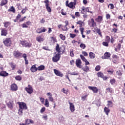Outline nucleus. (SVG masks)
Returning <instances> with one entry per match:
<instances>
[{"mask_svg": "<svg viewBox=\"0 0 125 125\" xmlns=\"http://www.w3.org/2000/svg\"><path fill=\"white\" fill-rule=\"evenodd\" d=\"M56 50L58 52V53L56 54L55 56L52 58V61L53 62H58V61L60 60V58H61V56L60 55V53L61 52V51L60 50V48L58 43H57V46H56Z\"/></svg>", "mask_w": 125, "mask_h": 125, "instance_id": "f257e3e1", "label": "nucleus"}, {"mask_svg": "<svg viewBox=\"0 0 125 125\" xmlns=\"http://www.w3.org/2000/svg\"><path fill=\"white\" fill-rule=\"evenodd\" d=\"M3 43L5 46H11V44H12V42L11 41V39L10 38H6L3 40Z\"/></svg>", "mask_w": 125, "mask_h": 125, "instance_id": "f03ea898", "label": "nucleus"}, {"mask_svg": "<svg viewBox=\"0 0 125 125\" xmlns=\"http://www.w3.org/2000/svg\"><path fill=\"white\" fill-rule=\"evenodd\" d=\"M21 44L23 47H31L32 46V43L27 41H21Z\"/></svg>", "mask_w": 125, "mask_h": 125, "instance_id": "7ed1b4c3", "label": "nucleus"}, {"mask_svg": "<svg viewBox=\"0 0 125 125\" xmlns=\"http://www.w3.org/2000/svg\"><path fill=\"white\" fill-rule=\"evenodd\" d=\"M17 104H18L19 106V108L21 109H22V110H27L28 109V107H27V104L26 103L24 102H18Z\"/></svg>", "mask_w": 125, "mask_h": 125, "instance_id": "20e7f679", "label": "nucleus"}, {"mask_svg": "<svg viewBox=\"0 0 125 125\" xmlns=\"http://www.w3.org/2000/svg\"><path fill=\"white\" fill-rule=\"evenodd\" d=\"M65 5L66 6H67V7H69V8H71L72 9H75V3H73V2H70L69 3V1L66 0L65 2Z\"/></svg>", "mask_w": 125, "mask_h": 125, "instance_id": "39448f33", "label": "nucleus"}, {"mask_svg": "<svg viewBox=\"0 0 125 125\" xmlns=\"http://www.w3.org/2000/svg\"><path fill=\"white\" fill-rule=\"evenodd\" d=\"M25 90L29 94H32L33 93L34 90H33V87L30 84L28 85V87L25 88Z\"/></svg>", "mask_w": 125, "mask_h": 125, "instance_id": "423d86ee", "label": "nucleus"}, {"mask_svg": "<svg viewBox=\"0 0 125 125\" xmlns=\"http://www.w3.org/2000/svg\"><path fill=\"white\" fill-rule=\"evenodd\" d=\"M88 24L90 27H92L94 28V27H96V22L94 21V19H91V20L88 21Z\"/></svg>", "mask_w": 125, "mask_h": 125, "instance_id": "0eeeda50", "label": "nucleus"}, {"mask_svg": "<svg viewBox=\"0 0 125 125\" xmlns=\"http://www.w3.org/2000/svg\"><path fill=\"white\" fill-rule=\"evenodd\" d=\"M54 73L56 75V76H57L58 77H61V78H62V77L64 76V74H63L62 72L56 69H54Z\"/></svg>", "mask_w": 125, "mask_h": 125, "instance_id": "6e6552de", "label": "nucleus"}, {"mask_svg": "<svg viewBox=\"0 0 125 125\" xmlns=\"http://www.w3.org/2000/svg\"><path fill=\"white\" fill-rule=\"evenodd\" d=\"M46 31V29L44 27H41L40 28L37 29L36 32L38 34H41V33H45Z\"/></svg>", "mask_w": 125, "mask_h": 125, "instance_id": "1a4fd4ad", "label": "nucleus"}, {"mask_svg": "<svg viewBox=\"0 0 125 125\" xmlns=\"http://www.w3.org/2000/svg\"><path fill=\"white\" fill-rule=\"evenodd\" d=\"M88 88L89 89H90V90H92L94 93H97L98 92V88H97L96 87L89 86L88 87Z\"/></svg>", "mask_w": 125, "mask_h": 125, "instance_id": "9d476101", "label": "nucleus"}, {"mask_svg": "<svg viewBox=\"0 0 125 125\" xmlns=\"http://www.w3.org/2000/svg\"><path fill=\"white\" fill-rule=\"evenodd\" d=\"M111 56V54L109 52H105L104 54V56H102V59H109Z\"/></svg>", "mask_w": 125, "mask_h": 125, "instance_id": "9b49d317", "label": "nucleus"}, {"mask_svg": "<svg viewBox=\"0 0 125 125\" xmlns=\"http://www.w3.org/2000/svg\"><path fill=\"white\" fill-rule=\"evenodd\" d=\"M11 89L13 91H16L18 89V87H17V85L15 83L12 84L11 85Z\"/></svg>", "mask_w": 125, "mask_h": 125, "instance_id": "f8f14e48", "label": "nucleus"}, {"mask_svg": "<svg viewBox=\"0 0 125 125\" xmlns=\"http://www.w3.org/2000/svg\"><path fill=\"white\" fill-rule=\"evenodd\" d=\"M21 54H22L18 51H15L13 52V55L15 57V58H17L19 57L20 56H21Z\"/></svg>", "mask_w": 125, "mask_h": 125, "instance_id": "ddd939ff", "label": "nucleus"}, {"mask_svg": "<svg viewBox=\"0 0 125 125\" xmlns=\"http://www.w3.org/2000/svg\"><path fill=\"white\" fill-rule=\"evenodd\" d=\"M76 65L78 68H81V65H82V61H81V59H78L76 60Z\"/></svg>", "mask_w": 125, "mask_h": 125, "instance_id": "4468645a", "label": "nucleus"}, {"mask_svg": "<svg viewBox=\"0 0 125 125\" xmlns=\"http://www.w3.org/2000/svg\"><path fill=\"white\" fill-rule=\"evenodd\" d=\"M7 35V30L5 28H2L1 29V36H5Z\"/></svg>", "mask_w": 125, "mask_h": 125, "instance_id": "2eb2a0df", "label": "nucleus"}, {"mask_svg": "<svg viewBox=\"0 0 125 125\" xmlns=\"http://www.w3.org/2000/svg\"><path fill=\"white\" fill-rule=\"evenodd\" d=\"M69 109L71 112H75V106L74 104L72 103H69Z\"/></svg>", "mask_w": 125, "mask_h": 125, "instance_id": "dca6fc26", "label": "nucleus"}, {"mask_svg": "<svg viewBox=\"0 0 125 125\" xmlns=\"http://www.w3.org/2000/svg\"><path fill=\"white\" fill-rule=\"evenodd\" d=\"M46 95H47V96H49L48 98H49V101H50L51 102H53L54 99H53V97H52V94L51 93H47Z\"/></svg>", "mask_w": 125, "mask_h": 125, "instance_id": "f3484780", "label": "nucleus"}, {"mask_svg": "<svg viewBox=\"0 0 125 125\" xmlns=\"http://www.w3.org/2000/svg\"><path fill=\"white\" fill-rule=\"evenodd\" d=\"M0 77H7L8 76V73L5 71H2L0 72Z\"/></svg>", "mask_w": 125, "mask_h": 125, "instance_id": "a211bd4d", "label": "nucleus"}, {"mask_svg": "<svg viewBox=\"0 0 125 125\" xmlns=\"http://www.w3.org/2000/svg\"><path fill=\"white\" fill-rule=\"evenodd\" d=\"M30 70L32 73H35V72H37L38 71V68L36 67V64L32 65L30 68Z\"/></svg>", "mask_w": 125, "mask_h": 125, "instance_id": "6ab92c4d", "label": "nucleus"}, {"mask_svg": "<svg viewBox=\"0 0 125 125\" xmlns=\"http://www.w3.org/2000/svg\"><path fill=\"white\" fill-rule=\"evenodd\" d=\"M104 112L107 116H109V113H110V109L105 106L104 108Z\"/></svg>", "mask_w": 125, "mask_h": 125, "instance_id": "aec40b11", "label": "nucleus"}, {"mask_svg": "<svg viewBox=\"0 0 125 125\" xmlns=\"http://www.w3.org/2000/svg\"><path fill=\"white\" fill-rule=\"evenodd\" d=\"M36 40L37 42H43L44 41V39L42 37V36H39L37 37Z\"/></svg>", "mask_w": 125, "mask_h": 125, "instance_id": "412c9836", "label": "nucleus"}, {"mask_svg": "<svg viewBox=\"0 0 125 125\" xmlns=\"http://www.w3.org/2000/svg\"><path fill=\"white\" fill-rule=\"evenodd\" d=\"M30 124H34V121L31 119H26L25 120V125H30Z\"/></svg>", "mask_w": 125, "mask_h": 125, "instance_id": "4be33fe9", "label": "nucleus"}, {"mask_svg": "<svg viewBox=\"0 0 125 125\" xmlns=\"http://www.w3.org/2000/svg\"><path fill=\"white\" fill-rule=\"evenodd\" d=\"M8 1L7 0H2L0 4V6H3V5H5V4L7 3Z\"/></svg>", "mask_w": 125, "mask_h": 125, "instance_id": "5701e85b", "label": "nucleus"}, {"mask_svg": "<svg viewBox=\"0 0 125 125\" xmlns=\"http://www.w3.org/2000/svg\"><path fill=\"white\" fill-rule=\"evenodd\" d=\"M95 20L97 22H98L99 23H101V21H102L103 20L102 16H99L98 18L95 19Z\"/></svg>", "mask_w": 125, "mask_h": 125, "instance_id": "b1692460", "label": "nucleus"}, {"mask_svg": "<svg viewBox=\"0 0 125 125\" xmlns=\"http://www.w3.org/2000/svg\"><path fill=\"white\" fill-rule=\"evenodd\" d=\"M107 103L108 104H107V106H108V107H110V108H112V107H113L114 104H113L112 101H108Z\"/></svg>", "mask_w": 125, "mask_h": 125, "instance_id": "393cba45", "label": "nucleus"}, {"mask_svg": "<svg viewBox=\"0 0 125 125\" xmlns=\"http://www.w3.org/2000/svg\"><path fill=\"white\" fill-rule=\"evenodd\" d=\"M82 70H83L84 72H89V67L87 65H85L84 67L82 68Z\"/></svg>", "mask_w": 125, "mask_h": 125, "instance_id": "a878e982", "label": "nucleus"}, {"mask_svg": "<svg viewBox=\"0 0 125 125\" xmlns=\"http://www.w3.org/2000/svg\"><path fill=\"white\" fill-rule=\"evenodd\" d=\"M89 57L91 59H94L95 58V54L93 52L89 53Z\"/></svg>", "mask_w": 125, "mask_h": 125, "instance_id": "bb28decb", "label": "nucleus"}, {"mask_svg": "<svg viewBox=\"0 0 125 125\" xmlns=\"http://www.w3.org/2000/svg\"><path fill=\"white\" fill-rule=\"evenodd\" d=\"M44 68H45L44 65H41L38 66V67L37 68V70L38 71H42V70H43Z\"/></svg>", "mask_w": 125, "mask_h": 125, "instance_id": "cd10ccee", "label": "nucleus"}, {"mask_svg": "<svg viewBox=\"0 0 125 125\" xmlns=\"http://www.w3.org/2000/svg\"><path fill=\"white\" fill-rule=\"evenodd\" d=\"M97 76L99 78H101L102 79V78L104 77V74L101 72H99L97 73Z\"/></svg>", "mask_w": 125, "mask_h": 125, "instance_id": "c85d7f7f", "label": "nucleus"}, {"mask_svg": "<svg viewBox=\"0 0 125 125\" xmlns=\"http://www.w3.org/2000/svg\"><path fill=\"white\" fill-rule=\"evenodd\" d=\"M7 105L8 107V108H10V109H12L13 108V104L12 103L10 102H9L7 104Z\"/></svg>", "mask_w": 125, "mask_h": 125, "instance_id": "c756f323", "label": "nucleus"}, {"mask_svg": "<svg viewBox=\"0 0 125 125\" xmlns=\"http://www.w3.org/2000/svg\"><path fill=\"white\" fill-rule=\"evenodd\" d=\"M44 105L46 107H49V102H48V100H47V99H46L45 100V104Z\"/></svg>", "mask_w": 125, "mask_h": 125, "instance_id": "7c9ffc66", "label": "nucleus"}, {"mask_svg": "<svg viewBox=\"0 0 125 125\" xmlns=\"http://www.w3.org/2000/svg\"><path fill=\"white\" fill-rule=\"evenodd\" d=\"M9 11L11 12H13V13H15V8L13 6H11L10 9H9Z\"/></svg>", "mask_w": 125, "mask_h": 125, "instance_id": "2f4dec72", "label": "nucleus"}, {"mask_svg": "<svg viewBox=\"0 0 125 125\" xmlns=\"http://www.w3.org/2000/svg\"><path fill=\"white\" fill-rule=\"evenodd\" d=\"M110 83H111V84H112V85L115 84V83H116V80L115 79H111L110 80Z\"/></svg>", "mask_w": 125, "mask_h": 125, "instance_id": "473e14b6", "label": "nucleus"}, {"mask_svg": "<svg viewBox=\"0 0 125 125\" xmlns=\"http://www.w3.org/2000/svg\"><path fill=\"white\" fill-rule=\"evenodd\" d=\"M69 74L71 76H78L79 75V73L76 72H69Z\"/></svg>", "mask_w": 125, "mask_h": 125, "instance_id": "72a5a7b5", "label": "nucleus"}, {"mask_svg": "<svg viewBox=\"0 0 125 125\" xmlns=\"http://www.w3.org/2000/svg\"><path fill=\"white\" fill-rule=\"evenodd\" d=\"M85 12V7H84V6H83L81 8V13H82V14H84V13Z\"/></svg>", "mask_w": 125, "mask_h": 125, "instance_id": "f704fd0d", "label": "nucleus"}, {"mask_svg": "<svg viewBox=\"0 0 125 125\" xmlns=\"http://www.w3.org/2000/svg\"><path fill=\"white\" fill-rule=\"evenodd\" d=\"M46 9L47 10L48 12H51V8H50V6L49 5H46Z\"/></svg>", "mask_w": 125, "mask_h": 125, "instance_id": "c9c22d12", "label": "nucleus"}, {"mask_svg": "<svg viewBox=\"0 0 125 125\" xmlns=\"http://www.w3.org/2000/svg\"><path fill=\"white\" fill-rule=\"evenodd\" d=\"M106 92H109L110 93H112V92H113V89L110 88H107L106 89Z\"/></svg>", "mask_w": 125, "mask_h": 125, "instance_id": "e433bc0d", "label": "nucleus"}, {"mask_svg": "<svg viewBox=\"0 0 125 125\" xmlns=\"http://www.w3.org/2000/svg\"><path fill=\"white\" fill-rule=\"evenodd\" d=\"M15 80H16V81H21L22 77L19 75L15 77Z\"/></svg>", "mask_w": 125, "mask_h": 125, "instance_id": "4c0bfd02", "label": "nucleus"}, {"mask_svg": "<svg viewBox=\"0 0 125 125\" xmlns=\"http://www.w3.org/2000/svg\"><path fill=\"white\" fill-rule=\"evenodd\" d=\"M19 115H20V116H22V115H23V109H22V108H19Z\"/></svg>", "mask_w": 125, "mask_h": 125, "instance_id": "58836bf2", "label": "nucleus"}, {"mask_svg": "<svg viewBox=\"0 0 125 125\" xmlns=\"http://www.w3.org/2000/svg\"><path fill=\"white\" fill-rule=\"evenodd\" d=\"M60 38L62 40V41H65L66 40V37L65 36H63L62 34L60 35Z\"/></svg>", "mask_w": 125, "mask_h": 125, "instance_id": "ea45409f", "label": "nucleus"}, {"mask_svg": "<svg viewBox=\"0 0 125 125\" xmlns=\"http://www.w3.org/2000/svg\"><path fill=\"white\" fill-rule=\"evenodd\" d=\"M9 25H10V22H5L4 25V27H5V28H7V27H8V26H9Z\"/></svg>", "mask_w": 125, "mask_h": 125, "instance_id": "a19ab883", "label": "nucleus"}, {"mask_svg": "<svg viewBox=\"0 0 125 125\" xmlns=\"http://www.w3.org/2000/svg\"><path fill=\"white\" fill-rule=\"evenodd\" d=\"M80 57L82 60H83V61L84 62L86 61V59H85V58L83 55H80Z\"/></svg>", "mask_w": 125, "mask_h": 125, "instance_id": "79ce46f5", "label": "nucleus"}, {"mask_svg": "<svg viewBox=\"0 0 125 125\" xmlns=\"http://www.w3.org/2000/svg\"><path fill=\"white\" fill-rule=\"evenodd\" d=\"M97 33L98 34L99 36L101 37H102V34H101V31L100 30V29H97Z\"/></svg>", "mask_w": 125, "mask_h": 125, "instance_id": "37998d69", "label": "nucleus"}, {"mask_svg": "<svg viewBox=\"0 0 125 125\" xmlns=\"http://www.w3.org/2000/svg\"><path fill=\"white\" fill-rule=\"evenodd\" d=\"M62 31H68V28H67V25H64L62 27Z\"/></svg>", "mask_w": 125, "mask_h": 125, "instance_id": "c03bdc74", "label": "nucleus"}, {"mask_svg": "<svg viewBox=\"0 0 125 125\" xmlns=\"http://www.w3.org/2000/svg\"><path fill=\"white\" fill-rule=\"evenodd\" d=\"M101 67L100 65H97L95 68V71H98L100 70Z\"/></svg>", "mask_w": 125, "mask_h": 125, "instance_id": "a18cd8bd", "label": "nucleus"}, {"mask_svg": "<svg viewBox=\"0 0 125 125\" xmlns=\"http://www.w3.org/2000/svg\"><path fill=\"white\" fill-rule=\"evenodd\" d=\"M80 46L81 48H82V49H84V48L86 47L85 44L83 43H81Z\"/></svg>", "mask_w": 125, "mask_h": 125, "instance_id": "49530a36", "label": "nucleus"}, {"mask_svg": "<svg viewBox=\"0 0 125 125\" xmlns=\"http://www.w3.org/2000/svg\"><path fill=\"white\" fill-rule=\"evenodd\" d=\"M86 97H87V95H86L84 96H82L81 97V99H82V101H85V100L86 99Z\"/></svg>", "mask_w": 125, "mask_h": 125, "instance_id": "de8ad7c7", "label": "nucleus"}, {"mask_svg": "<svg viewBox=\"0 0 125 125\" xmlns=\"http://www.w3.org/2000/svg\"><path fill=\"white\" fill-rule=\"evenodd\" d=\"M116 74L118 76H122V75H123V74L121 72V70H117Z\"/></svg>", "mask_w": 125, "mask_h": 125, "instance_id": "09e8293b", "label": "nucleus"}, {"mask_svg": "<svg viewBox=\"0 0 125 125\" xmlns=\"http://www.w3.org/2000/svg\"><path fill=\"white\" fill-rule=\"evenodd\" d=\"M11 67L12 68V70H14L15 69V67H16V65L13 63H11Z\"/></svg>", "mask_w": 125, "mask_h": 125, "instance_id": "8fccbe9b", "label": "nucleus"}, {"mask_svg": "<svg viewBox=\"0 0 125 125\" xmlns=\"http://www.w3.org/2000/svg\"><path fill=\"white\" fill-rule=\"evenodd\" d=\"M27 7H25L24 9H23L22 10H21V13L22 14H25V13L26 12V11L27 10Z\"/></svg>", "mask_w": 125, "mask_h": 125, "instance_id": "3c124183", "label": "nucleus"}, {"mask_svg": "<svg viewBox=\"0 0 125 125\" xmlns=\"http://www.w3.org/2000/svg\"><path fill=\"white\" fill-rule=\"evenodd\" d=\"M69 36H70V37L72 39H74V38H75L76 37V34H72V33H70L69 34Z\"/></svg>", "mask_w": 125, "mask_h": 125, "instance_id": "603ef678", "label": "nucleus"}, {"mask_svg": "<svg viewBox=\"0 0 125 125\" xmlns=\"http://www.w3.org/2000/svg\"><path fill=\"white\" fill-rule=\"evenodd\" d=\"M103 45H104V46H109V44L108 43V42H103Z\"/></svg>", "mask_w": 125, "mask_h": 125, "instance_id": "864d4df0", "label": "nucleus"}, {"mask_svg": "<svg viewBox=\"0 0 125 125\" xmlns=\"http://www.w3.org/2000/svg\"><path fill=\"white\" fill-rule=\"evenodd\" d=\"M63 93H65V94H68V90L65 89V88L62 89Z\"/></svg>", "mask_w": 125, "mask_h": 125, "instance_id": "5fc2aeb1", "label": "nucleus"}, {"mask_svg": "<svg viewBox=\"0 0 125 125\" xmlns=\"http://www.w3.org/2000/svg\"><path fill=\"white\" fill-rule=\"evenodd\" d=\"M105 41L107 42H110V37L108 36H106Z\"/></svg>", "mask_w": 125, "mask_h": 125, "instance_id": "6e6d98bb", "label": "nucleus"}, {"mask_svg": "<svg viewBox=\"0 0 125 125\" xmlns=\"http://www.w3.org/2000/svg\"><path fill=\"white\" fill-rule=\"evenodd\" d=\"M42 119H43V120H44L45 121H47V115H43L42 116Z\"/></svg>", "mask_w": 125, "mask_h": 125, "instance_id": "4d7b16f0", "label": "nucleus"}, {"mask_svg": "<svg viewBox=\"0 0 125 125\" xmlns=\"http://www.w3.org/2000/svg\"><path fill=\"white\" fill-rule=\"evenodd\" d=\"M85 11H86V12H89V13H91L92 14V11H89V7H86L85 8Z\"/></svg>", "mask_w": 125, "mask_h": 125, "instance_id": "13d9d810", "label": "nucleus"}, {"mask_svg": "<svg viewBox=\"0 0 125 125\" xmlns=\"http://www.w3.org/2000/svg\"><path fill=\"white\" fill-rule=\"evenodd\" d=\"M77 24H78L79 25H80V27H82V26H83V22L81 21H78L77 22Z\"/></svg>", "mask_w": 125, "mask_h": 125, "instance_id": "bf43d9fd", "label": "nucleus"}, {"mask_svg": "<svg viewBox=\"0 0 125 125\" xmlns=\"http://www.w3.org/2000/svg\"><path fill=\"white\" fill-rule=\"evenodd\" d=\"M17 6H18V9H19V10H21L22 8L21 7V5L20 4V3H18L17 4Z\"/></svg>", "mask_w": 125, "mask_h": 125, "instance_id": "052dcab7", "label": "nucleus"}, {"mask_svg": "<svg viewBox=\"0 0 125 125\" xmlns=\"http://www.w3.org/2000/svg\"><path fill=\"white\" fill-rule=\"evenodd\" d=\"M110 6V9H114V4L112 3H109L108 6Z\"/></svg>", "mask_w": 125, "mask_h": 125, "instance_id": "680f3d73", "label": "nucleus"}, {"mask_svg": "<svg viewBox=\"0 0 125 125\" xmlns=\"http://www.w3.org/2000/svg\"><path fill=\"white\" fill-rule=\"evenodd\" d=\"M44 3H45V6H46L47 5H49V4L48 2H49V1L48 0H45L44 1Z\"/></svg>", "mask_w": 125, "mask_h": 125, "instance_id": "e2e57ef3", "label": "nucleus"}, {"mask_svg": "<svg viewBox=\"0 0 125 125\" xmlns=\"http://www.w3.org/2000/svg\"><path fill=\"white\" fill-rule=\"evenodd\" d=\"M82 54H83V55H84V56H87V55H88L87 53H86V52H85V51H83Z\"/></svg>", "mask_w": 125, "mask_h": 125, "instance_id": "0e129e2a", "label": "nucleus"}, {"mask_svg": "<svg viewBox=\"0 0 125 125\" xmlns=\"http://www.w3.org/2000/svg\"><path fill=\"white\" fill-rule=\"evenodd\" d=\"M45 111V107H42L40 110L41 113H43Z\"/></svg>", "mask_w": 125, "mask_h": 125, "instance_id": "69168bd1", "label": "nucleus"}, {"mask_svg": "<svg viewBox=\"0 0 125 125\" xmlns=\"http://www.w3.org/2000/svg\"><path fill=\"white\" fill-rule=\"evenodd\" d=\"M70 56H71V57H74V52H73V51L70 52Z\"/></svg>", "mask_w": 125, "mask_h": 125, "instance_id": "338daca9", "label": "nucleus"}, {"mask_svg": "<svg viewBox=\"0 0 125 125\" xmlns=\"http://www.w3.org/2000/svg\"><path fill=\"white\" fill-rule=\"evenodd\" d=\"M80 30L81 32V35H83V30H84V29L82 27V28H80Z\"/></svg>", "mask_w": 125, "mask_h": 125, "instance_id": "774afa93", "label": "nucleus"}]
</instances>
